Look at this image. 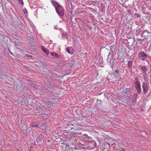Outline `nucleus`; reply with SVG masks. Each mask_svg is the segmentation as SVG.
Masks as SVG:
<instances>
[{"label":"nucleus","mask_w":151,"mask_h":151,"mask_svg":"<svg viewBox=\"0 0 151 151\" xmlns=\"http://www.w3.org/2000/svg\"><path fill=\"white\" fill-rule=\"evenodd\" d=\"M141 69L144 72H146L148 70V69L146 67V66L143 67L141 66Z\"/></svg>","instance_id":"f8f14e48"},{"label":"nucleus","mask_w":151,"mask_h":151,"mask_svg":"<svg viewBox=\"0 0 151 151\" xmlns=\"http://www.w3.org/2000/svg\"><path fill=\"white\" fill-rule=\"evenodd\" d=\"M138 57L142 60H145L147 58V55L143 51H142L138 53Z\"/></svg>","instance_id":"7ed1b4c3"},{"label":"nucleus","mask_w":151,"mask_h":151,"mask_svg":"<svg viewBox=\"0 0 151 151\" xmlns=\"http://www.w3.org/2000/svg\"><path fill=\"white\" fill-rule=\"evenodd\" d=\"M142 87L143 88V94H145L148 90V86L147 83L146 82H143L142 85Z\"/></svg>","instance_id":"20e7f679"},{"label":"nucleus","mask_w":151,"mask_h":151,"mask_svg":"<svg viewBox=\"0 0 151 151\" xmlns=\"http://www.w3.org/2000/svg\"><path fill=\"white\" fill-rule=\"evenodd\" d=\"M133 61L132 60H129L128 61L127 63V66L129 68V69H130L131 70L132 69V64L133 63Z\"/></svg>","instance_id":"9d476101"},{"label":"nucleus","mask_w":151,"mask_h":151,"mask_svg":"<svg viewBox=\"0 0 151 151\" xmlns=\"http://www.w3.org/2000/svg\"><path fill=\"white\" fill-rule=\"evenodd\" d=\"M38 138H39V139L40 140V141H41V140H42V139H40V137H39L38 138H37V139H38Z\"/></svg>","instance_id":"b1692460"},{"label":"nucleus","mask_w":151,"mask_h":151,"mask_svg":"<svg viewBox=\"0 0 151 151\" xmlns=\"http://www.w3.org/2000/svg\"><path fill=\"white\" fill-rule=\"evenodd\" d=\"M65 35L66 36L67 35Z\"/></svg>","instance_id":"bb28decb"},{"label":"nucleus","mask_w":151,"mask_h":151,"mask_svg":"<svg viewBox=\"0 0 151 151\" xmlns=\"http://www.w3.org/2000/svg\"><path fill=\"white\" fill-rule=\"evenodd\" d=\"M145 36H147V35H146L145 34V35H144Z\"/></svg>","instance_id":"a878e982"},{"label":"nucleus","mask_w":151,"mask_h":151,"mask_svg":"<svg viewBox=\"0 0 151 151\" xmlns=\"http://www.w3.org/2000/svg\"><path fill=\"white\" fill-rule=\"evenodd\" d=\"M149 32L147 30H145L143 32V34L145 35V34L147 33H148Z\"/></svg>","instance_id":"dca6fc26"},{"label":"nucleus","mask_w":151,"mask_h":151,"mask_svg":"<svg viewBox=\"0 0 151 151\" xmlns=\"http://www.w3.org/2000/svg\"><path fill=\"white\" fill-rule=\"evenodd\" d=\"M66 51L69 54H72L73 53V49L72 47H68L66 48Z\"/></svg>","instance_id":"0eeeda50"},{"label":"nucleus","mask_w":151,"mask_h":151,"mask_svg":"<svg viewBox=\"0 0 151 151\" xmlns=\"http://www.w3.org/2000/svg\"><path fill=\"white\" fill-rule=\"evenodd\" d=\"M115 63V61L114 60H110V64L111 68H113V65Z\"/></svg>","instance_id":"ddd939ff"},{"label":"nucleus","mask_w":151,"mask_h":151,"mask_svg":"<svg viewBox=\"0 0 151 151\" xmlns=\"http://www.w3.org/2000/svg\"><path fill=\"white\" fill-rule=\"evenodd\" d=\"M24 12L25 14H26V13H27V11L26 9L25 8L24 9Z\"/></svg>","instance_id":"a211bd4d"},{"label":"nucleus","mask_w":151,"mask_h":151,"mask_svg":"<svg viewBox=\"0 0 151 151\" xmlns=\"http://www.w3.org/2000/svg\"><path fill=\"white\" fill-rule=\"evenodd\" d=\"M116 72H118V70H116Z\"/></svg>","instance_id":"393cba45"},{"label":"nucleus","mask_w":151,"mask_h":151,"mask_svg":"<svg viewBox=\"0 0 151 151\" xmlns=\"http://www.w3.org/2000/svg\"><path fill=\"white\" fill-rule=\"evenodd\" d=\"M34 87H35V90L37 89V85H36L35 86V85L34 86Z\"/></svg>","instance_id":"4be33fe9"},{"label":"nucleus","mask_w":151,"mask_h":151,"mask_svg":"<svg viewBox=\"0 0 151 151\" xmlns=\"http://www.w3.org/2000/svg\"><path fill=\"white\" fill-rule=\"evenodd\" d=\"M30 126L32 127H37V125L36 124V122L31 123L30 124Z\"/></svg>","instance_id":"4468645a"},{"label":"nucleus","mask_w":151,"mask_h":151,"mask_svg":"<svg viewBox=\"0 0 151 151\" xmlns=\"http://www.w3.org/2000/svg\"><path fill=\"white\" fill-rule=\"evenodd\" d=\"M19 2L21 5L24 4V2L23 0H18Z\"/></svg>","instance_id":"2eb2a0df"},{"label":"nucleus","mask_w":151,"mask_h":151,"mask_svg":"<svg viewBox=\"0 0 151 151\" xmlns=\"http://www.w3.org/2000/svg\"><path fill=\"white\" fill-rule=\"evenodd\" d=\"M74 64V62L73 61H72V63H71V64H72V65H73V64Z\"/></svg>","instance_id":"5701e85b"},{"label":"nucleus","mask_w":151,"mask_h":151,"mask_svg":"<svg viewBox=\"0 0 151 151\" xmlns=\"http://www.w3.org/2000/svg\"><path fill=\"white\" fill-rule=\"evenodd\" d=\"M25 56L27 57H29V58H32V57L31 55H28V54L25 55Z\"/></svg>","instance_id":"f3484780"},{"label":"nucleus","mask_w":151,"mask_h":151,"mask_svg":"<svg viewBox=\"0 0 151 151\" xmlns=\"http://www.w3.org/2000/svg\"><path fill=\"white\" fill-rule=\"evenodd\" d=\"M8 50H9V53L11 54V55H13L12 53V52H11L9 48H8Z\"/></svg>","instance_id":"aec40b11"},{"label":"nucleus","mask_w":151,"mask_h":151,"mask_svg":"<svg viewBox=\"0 0 151 151\" xmlns=\"http://www.w3.org/2000/svg\"><path fill=\"white\" fill-rule=\"evenodd\" d=\"M41 49L47 55H48L49 54V50L47 49L45 47L42 46L41 47Z\"/></svg>","instance_id":"39448f33"},{"label":"nucleus","mask_w":151,"mask_h":151,"mask_svg":"<svg viewBox=\"0 0 151 151\" xmlns=\"http://www.w3.org/2000/svg\"><path fill=\"white\" fill-rule=\"evenodd\" d=\"M137 93H134L133 95L132 101L133 102H134V103H135L137 101Z\"/></svg>","instance_id":"6e6552de"},{"label":"nucleus","mask_w":151,"mask_h":151,"mask_svg":"<svg viewBox=\"0 0 151 151\" xmlns=\"http://www.w3.org/2000/svg\"><path fill=\"white\" fill-rule=\"evenodd\" d=\"M55 10L58 14L59 16L62 17L64 15L63 10L60 5L56 8Z\"/></svg>","instance_id":"f03ea898"},{"label":"nucleus","mask_w":151,"mask_h":151,"mask_svg":"<svg viewBox=\"0 0 151 151\" xmlns=\"http://www.w3.org/2000/svg\"><path fill=\"white\" fill-rule=\"evenodd\" d=\"M15 45V46L16 48H19V47H19L21 46V44L19 42L17 41L16 42H14Z\"/></svg>","instance_id":"9b49d317"},{"label":"nucleus","mask_w":151,"mask_h":151,"mask_svg":"<svg viewBox=\"0 0 151 151\" xmlns=\"http://www.w3.org/2000/svg\"><path fill=\"white\" fill-rule=\"evenodd\" d=\"M134 84L135 87L137 91V93L140 94L142 92V90L139 82V81H136L134 82Z\"/></svg>","instance_id":"f257e3e1"},{"label":"nucleus","mask_w":151,"mask_h":151,"mask_svg":"<svg viewBox=\"0 0 151 151\" xmlns=\"http://www.w3.org/2000/svg\"><path fill=\"white\" fill-rule=\"evenodd\" d=\"M51 2L53 5L54 6L55 9L60 5L58 3L54 0H51Z\"/></svg>","instance_id":"423d86ee"},{"label":"nucleus","mask_w":151,"mask_h":151,"mask_svg":"<svg viewBox=\"0 0 151 151\" xmlns=\"http://www.w3.org/2000/svg\"><path fill=\"white\" fill-rule=\"evenodd\" d=\"M121 150H120V151H125V150L124 149H123V148H121Z\"/></svg>","instance_id":"412c9836"},{"label":"nucleus","mask_w":151,"mask_h":151,"mask_svg":"<svg viewBox=\"0 0 151 151\" xmlns=\"http://www.w3.org/2000/svg\"><path fill=\"white\" fill-rule=\"evenodd\" d=\"M4 71L2 70H0V73H4Z\"/></svg>","instance_id":"6ab92c4d"},{"label":"nucleus","mask_w":151,"mask_h":151,"mask_svg":"<svg viewBox=\"0 0 151 151\" xmlns=\"http://www.w3.org/2000/svg\"><path fill=\"white\" fill-rule=\"evenodd\" d=\"M50 54L52 56L56 58H59L60 57V55H59L58 54L54 52H51Z\"/></svg>","instance_id":"1a4fd4ad"}]
</instances>
